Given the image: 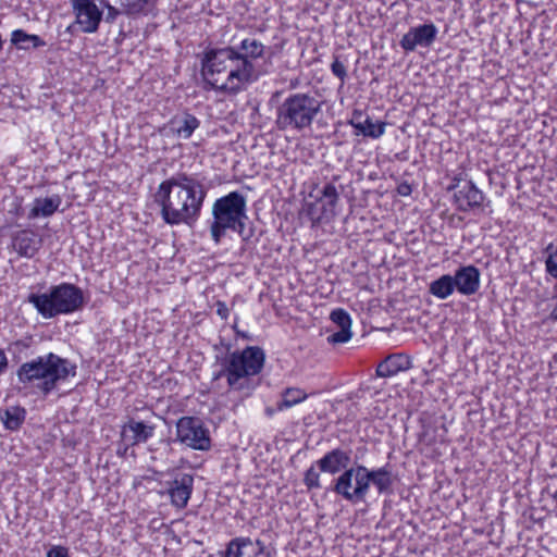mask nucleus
I'll list each match as a JSON object with an SVG mask.
<instances>
[{"label":"nucleus","mask_w":557,"mask_h":557,"mask_svg":"<svg viewBox=\"0 0 557 557\" xmlns=\"http://www.w3.org/2000/svg\"><path fill=\"white\" fill-rule=\"evenodd\" d=\"M201 64L206 89L237 94L257 79L253 64L238 55L233 47L207 51Z\"/></svg>","instance_id":"f03ea898"},{"label":"nucleus","mask_w":557,"mask_h":557,"mask_svg":"<svg viewBox=\"0 0 557 557\" xmlns=\"http://www.w3.org/2000/svg\"><path fill=\"white\" fill-rule=\"evenodd\" d=\"M61 198L59 195H53L47 198H36L33 208L28 213V219H36L39 216H50L60 207Z\"/></svg>","instance_id":"5701e85b"},{"label":"nucleus","mask_w":557,"mask_h":557,"mask_svg":"<svg viewBox=\"0 0 557 557\" xmlns=\"http://www.w3.org/2000/svg\"><path fill=\"white\" fill-rule=\"evenodd\" d=\"M362 113L355 111L352 119L348 122L354 128L358 129L363 136L371 138H379L384 134L385 124L374 123L370 117H367L363 122L360 121Z\"/></svg>","instance_id":"412c9836"},{"label":"nucleus","mask_w":557,"mask_h":557,"mask_svg":"<svg viewBox=\"0 0 557 557\" xmlns=\"http://www.w3.org/2000/svg\"><path fill=\"white\" fill-rule=\"evenodd\" d=\"M171 129L180 138L187 139L191 136L194 131L199 126V121L196 116L184 113L174 116L170 122Z\"/></svg>","instance_id":"4be33fe9"},{"label":"nucleus","mask_w":557,"mask_h":557,"mask_svg":"<svg viewBox=\"0 0 557 557\" xmlns=\"http://www.w3.org/2000/svg\"><path fill=\"white\" fill-rule=\"evenodd\" d=\"M83 301L82 289L69 283L52 287L50 293L28 296V302L46 319L74 312L83 306Z\"/></svg>","instance_id":"0eeeda50"},{"label":"nucleus","mask_w":557,"mask_h":557,"mask_svg":"<svg viewBox=\"0 0 557 557\" xmlns=\"http://www.w3.org/2000/svg\"><path fill=\"white\" fill-rule=\"evenodd\" d=\"M25 418V410L18 407L5 411L4 425L9 430H16Z\"/></svg>","instance_id":"cd10ccee"},{"label":"nucleus","mask_w":557,"mask_h":557,"mask_svg":"<svg viewBox=\"0 0 557 557\" xmlns=\"http://www.w3.org/2000/svg\"><path fill=\"white\" fill-rule=\"evenodd\" d=\"M8 367V358L2 349H0V374L7 369Z\"/></svg>","instance_id":"58836bf2"},{"label":"nucleus","mask_w":557,"mask_h":557,"mask_svg":"<svg viewBox=\"0 0 557 557\" xmlns=\"http://www.w3.org/2000/svg\"><path fill=\"white\" fill-rule=\"evenodd\" d=\"M237 51L238 55L252 63V60L262 58L264 46L255 38H246L242 40Z\"/></svg>","instance_id":"a878e982"},{"label":"nucleus","mask_w":557,"mask_h":557,"mask_svg":"<svg viewBox=\"0 0 557 557\" xmlns=\"http://www.w3.org/2000/svg\"><path fill=\"white\" fill-rule=\"evenodd\" d=\"M330 319L339 329H351V319L344 309H335L331 312Z\"/></svg>","instance_id":"c756f323"},{"label":"nucleus","mask_w":557,"mask_h":557,"mask_svg":"<svg viewBox=\"0 0 557 557\" xmlns=\"http://www.w3.org/2000/svg\"><path fill=\"white\" fill-rule=\"evenodd\" d=\"M246 210V198L238 191H232L214 201L210 232L215 244L221 242L226 230L235 231L244 239L247 238L244 233L245 222L248 219Z\"/></svg>","instance_id":"39448f33"},{"label":"nucleus","mask_w":557,"mask_h":557,"mask_svg":"<svg viewBox=\"0 0 557 557\" xmlns=\"http://www.w3.org/2000/svg\"><path fill=\"white\" fill-rule=\"evenodd\" d=\"M550 317L553 320H557V306L553 309Z\"/></svg>","instance_id":"ea45409f"},{"label":"nucleus","mask_w":557,"mask_h":557,"mask_svg":"<svg viewBox=\"0 0 557 557\" xmlns=\"http://www.w3.org/2000/svg\"><path fill=\"white\" fill-rule=\"evenodd\" d=\"M367 479L368 485L370 486L372 483L377 490L379 494L392 493L395 479L388 466L371 470L367 468Z\"/></svg>","instance_id":"6ab92c4d"},{"label":"nucleus","mask_w":557,"mask_h":557,"mask_svg":"<svg viewBox=\"0 0 557 557\" xmlns=\"http://www.w3.org/2000/svg\"><path fill=\"white\" fill-rule=\"evenodd\" d=\"M304 483L306 484V486L311 490V488H320L321 487V484H320V474L319 472L314 469L313 466H311L305 473V478H304Z\"/></svg>","instance_id":"2f4dec72"},{"label":"nucleus","mask_w":557,"mask_h":557,"mask_svg":"<svg viewBox=\"0 0 557 557\" xmlns=\"http://www.w3.org/2000/svg\"><path fill=\"white\" fill-rule=\"evenodd\" d=\"M453 278L455 289L465 296L475 294L480 287V271L474 265L458 269Z\"/></svg>","instance_id":"dca6fc26"},{"label":"nucleus","mask_w":557,"mask_h":557,"mask_svg":"<svg viewBox=\"0 0 557 557\" xmlns=\"http://www.w3.org/2000/svg\"><path fill=\"white\" fill-rule=\"evenodd\" d=\"M351 329H339L327 337L330 344H344L351 338Z\"/></svg>","instance_id":"473e14b6"},{"label":"nucleus","mask_w":557,"mask_h":557,"mask_svg":"<svg viewBox=\"0 0 557 557\" xmlns=\"http://www.w3.org/2000/svg\"><path fill=\"white\" fill-rule=\"evenodd\" d=\"M41 244L40 236L30 230H22L12 235V248L20 257L33 258Z\"/></svg>","instance_id":"4468645a"},{"label":"nucleus","mask_w":557,"mask_h":557,"mask_svg":"<svg viewBox=\"0 0 557 557\" xmlns=\"http://www.w3.org/2000/svg\"><path fill=\"white\" fill-rule=\"evenodd\" d=\"M333 491L351 504L364 502L369 493L367 467L358 465L346 469L334 481Z\"/></svg>","instance_id":"6e6552de"},{"label":"nucleus","mask_w":557,"mask_h":557,"mask_svg":"<svg viewBox=\"0 0 557 557\" xmlns=\"http://www.w3.org/2000/svg\"><path fill=\"white\" fill-rule=\"evenodd\" d=\"M177 440L196 450H209L211 438L209 430L196 417H182L176 423Z\"/></svg>","instance_id":"1a4fd4ad"},{"label":"nucleus","mask_w":557,"mask_h":557,"mask_svg":"<svg viewBox=\"0 0 557 557\" xmlns=\"http://www.w3.org/2000/svg\"><path fill=\"white\" fill-rule=\"evenodd\" d=\"M154 425L148 424L144 421H137L135 419H129L123 426L121 431L122 440L128 446H135L140 443H146L150 437L153 436Z\"/></svg>","instance_id":"2eb2a0df"},{"label":"nucleus","mask_w":557,"mask_h":557,"mask_svg":"<svg viewBox=\"0 0 557 557\" xmlns=\"http://www.w3.org/2000/svg\"><path fill=\"white\" fill-rule=\"evenodd\" d=\"M308 395L305 391L297 387H288L282 393V401L277 404L278 410L290 408L304 401Z\"/></svg>","instance_id":"bb28decb"},{"label":"nucleus","mask_w":557,"mask_h":557,"mask_svg":"<svg viewBox=\"0 0 557 557\" xmlns=\"http://www.w3.org/2000/svg\"><path fill=\"white\" fill-rule=\"evenodd\" d=\"M455 290L454 278L449 274H444L430 283L429 293L437 299L444 300L453 295Z\"/></svg>","instance_id":"b1692460"},{"label":"nucleus","mask_w":557,"mask_h":557,"mask_svg":"<svg viewBox=\"0 0 557 557\" xmlns=\"http://www.w3.org/2000/svg\"><path fill=\"white\" fill-rule=\"evenodd\" d=\"M332 73L338 77L342 82L347 77L346 66L337 58L331 64Z\"/></svg>","instance_id":"f704fd0d"},{"label":"nucleus","mask_w":557,"mask_h":557,"mask_svg":"<svg viewBox=\"0 0 557 557\" xmlns=\"http://www.w3.org/2000/svg\"><path fill=\"white\" fill-rule=\"evenodd\" d=\"M315 465L322 472L330 474L338 473L342 470L348 469L350 465V454L341 448H335L326 453Z\"/></svg>","instance_id":"f3484780"},{"label":"nucleus","mask_w":557,"mask_h":557,"mask_svg":"<svg viewBox=\"0 0 557 557\" xmlns=\"http://www.w3.org/2000/svg\"><path fill=\"white\" fill-rule=\"evenodd\" d=\"M437 28L433 23L423 24L412 27L406 33L401 40L400 47L405 51H413L418 46L429 47L436 38Z\"/></svg>","instance_id":"9b49d317"},{"label":"nucleus","mask_w":557,"mask_h":557,"mask_svg":"<svg viewBox=\"0 0 557 557\" xmlns=\"http://www.w3.org/2000/svg\"><path fill=\"white\" fill-rule=\"evenodd\" d=\"M194 479L189 474H183L175 479L169 490L171 503L176 508L183 509L187 506L193 492Z\"/></svg>","instance_id":"a211bd4d"},{"label":"nucleus","mask_w":557,"mask_h":557,"mask_svg":"<svg viewBox=\"0 0 557 557\" xmlns=\"http://www.w3.org/2000/svg\"><path fill=\"white\" fill-rule=\"evenodd\" d=\"M207 191L191 175L178 173L163 181L154 194L166 224L191 226L198 220Z\"/></svg>","instance_id":"f257e3e1"},{"label":"nucleus","mask_w":557,"mask_h":557,"mask_svg":"<svg viewBox=\"0 0 557 557\" xmlns=\"http://www.w3.org/2000/svg\"><path fill=\"white\" fill-rule=\"evenodd\" d=\"M100 3L107 9L106 22L113 23L115 18L121 14L125 13L124 9L120 10L116 8L117 4L114 1L106 2V0H99Z\"/></svg>","instance_id":"72a5a7b5"},{"label":"nucleus","mask_w":557,"mask_h":557,"mask_svg":"<svg viewBox=\"0 0 557 557\" xmlns=\"http://www.w3.org/2000/svg\"><path fill=\"white\" fill-rule=\"evenodd\" d=\"M215 307H216V314L221 319L226 320L228 318V313H230L226 304L224 301L218 300L215 302Z\"/></svg>","instance_id":"e433bc0d"},{"label":"nucleus","mask_w":557,"mask_h":557,"mask_svg":"<svg viewBox=\"0 0 557 557\" xmlns=\"http://www.w3.org/2000/svg\"><path fill=\"white\" fill-rule=\"evenodd\" d=\"M263 363V350L260 347L249 346L242 351L232 352L216 379L225 375L231 389L249 391V377L257 375L262 370Z\"/></svg>","instance_id":"423d86ee"},{"label":"nucleus","mask_w":557,"mask_h":557,"mask_svg":"<svg viewBox=\"0 0 557 557\" xmlns=\"http://www.w3.org/2000/svg\"><path fill=\"white\" fill-rule=\"evenodd\" d=\"M76 369V364L69 359L49 352L22 363L16 376L24 387H35L44 396H48L60 383L74 377Z\"/></svg>","instance_id":"7ed1b4c3"},{"label":"nucleus","mask_w":557,"mask_h":557,"mask_svg":"<svg viewBox=\"0 0 557 557\" xmlns=\"http://www.w3.org/2000/svg\"><path fill=\"white\" fill-rule=\"evenodd\" d=\"M322 197L327 200V205L334 209L337 205L339 195L336 186L333 183H327L321 190Z\"/></svg>","instance_id":"7c9ffc66"},{"label":"nucleus","mask_w":557,"mask_h":557,"mask_svg":"<svg viewBox=\"0 0 557 557\" xmlns=\"http://www.w3.org/2000/svg\"><path fill=\"white\" fill-rule=\"evenodd\" d=\"M410 361L401 354L391 355L379 363L376 374L381 377H391L400 371L408 370Z\"/></svg>","instance_id":"aec40b11"},{"label":"nucleus","mask_w":557,"mask_h":557,"mask_svg":"<svg viewBox=\"0 0 557 557\" xmlns=\"http://www.w3.org/2000/svg\"><path fill=\"white\" fill-rule=\"evenodd\" d=\"M485 199L482 190L471 181L463 184L455 194L454 201L459 211L467 212L469 210L481 207Z\"/></svg>","instance_id":"ddd939ff"},{"label":"nucleus","mask_w":557,"mask_h":557,"mask_svg":"<svg viewBox=\"0 0 557 557\" xmlns=\"http://www.w3.org/2000/svg\"><path fill=\"white\" fill-rule=\"evenodd\" d=\"M545 252L547 253L545 260L546 272L554 278H557V246L553 243L548 244Z\"/></svg>","instance_id":"c85d7f7f"},{"label":"nucleus","mask_w":557,"mask_h":557,"mask_svg":"<svg viewBox=\"0 0 557 557\" xmlns=\"http://www.w3.org/2000/svg\"><path fill=\"white\" fill-rule=\"evenodd\" d=\"M11 44L23 50L39 48L46 45L39 36L27 34L23 29H15L12 32Z\"/></svg>","instance_id":"393cba45"},{"label":"nucleus","mask_w":557,"mask_h":557,"mask_svg":"<svg viewBox=\"0 0 557 557\" xmlns=\"http://www.w3.org/2000/svg\"><path fill=\"white\" fill-rule=\"evenodd\" d=\"M72 8L82 32L95 33L98 30L102 11L94 0H72Z\"/></svg>","instance_id":"9d476101"},{"label":"nucleus","mask_w":557,"mask_h":557,"mask_svg":"<svg viewBox=\"0 0 557 557\" xmlns=\"http://www.w3.org/2000/svg\"><path fill=\"white\" fill-rule=\"evenodd\" d=\"M225 557H270V553L259 540L236 537L227 544Z\"/></svg>","instance_id":"f8f14e48"},{"label":"nucleus","mask_w":557,"mask_h":557,"mask_svg":"<svg viewBox=\"0 0 557 557\" xmlns=\"http://www.w3.org/2000/svg\"><path fill=\"white\" fill-rule=\"evenodd\" d=\"M397 191L401 196H409L412 191L411 186L408 183H401L397 187Z\"/></svg>","instance_id":"4c0bfd02"},{"label":"nucleus","mask_w":557,"mask_h":557,"mask_svg":"<svg viewBox=\"0 0 557 557\" xmlns=\"http://www.w3.org/2000/svg\"><path fill=\"white\" fill-rule=\"evenodd\" d=\"M47 557H69V553L63 546H53L48 550Z\"/></svg>","instance_id":"c9c22d12"},{"label":"nucleus","mask_w":557,"mask_h":557,"mask_svg":"<svg viewBox=\"0 0 557 557\" xmlns=\"http://www.w3.org/2000/svg\"><path fill=\"white\" fill-rule=\"evenodd\" d=\"M322 111V101L310 92H294L278 106L275 124L280 131L309 129Z\"/></svg>","instance_id":"20e7f679"}]
</instances>
